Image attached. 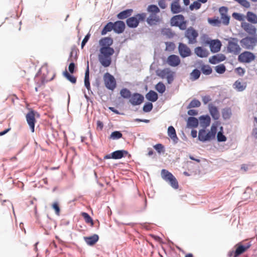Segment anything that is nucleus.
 I'll return each instance as SVG.
<instances>
[{
  "label": "nucleus",
  "instance_id": "1",
  "mask_svg": "<svg viewBox=\"0 0 257 257\" xmlns=\"http://www.w3.org/2000/svg\"><path fill=\"white\" fill-rule=\"evenodd\" d=\"M113 42V39L110 37L102 38L99 41L100 49L98 55V61L104 68L108 67L111 64V56L115 52L114 49L110 47Z\"/></svg>",
  "mask_w": 257,
  "mask_h": 257
},
{
  "label": "nucleus",
  "instance_id": "2",
  "mask_svg": "<svg viewBox=\"0 0 257 257\" xmlns=\"http://www.w3.org/2000/svg\"><path fill=\"white\" fill-rule=\"evenodd\" d=\"M146 18V13H139L127 18L126 20V24L129 28L135 29L138 27L141 22L145 21Z\"/></svg>",
  "mask_w": 257,
  "mask_h": 257
},
{
  "label": "nucleus",
  "instance_id": "3",
  "mask_svg": "<svg viewBox=\"0 0 257 257\" xmlns=\"http://www.w3.org/2000/svg\"><path fill=\"white\" fill-rule=\"evenodd\" d=\"M161 177L162 178L174 189H177L179 188V184L177 180L175 177L166 169H162L161 170Z\"/></svg>",
  "mask_w": 257,
  "mask_h": 257
},
{
  "label": "nucleus",
  "instance_id": "4",
  "mask_svg": "<svg viewBox=\"0 0 257 257\" xmlns=\"http://www.w3.org/2000/svg\"><path fill=\"white\" fill-rule=\"evenodd\" d=\"M40 116V114L33 109H31L26 115L27 122L32 133L35 132V126L36 122V117H39Z\"/></svg>",
  "mask_w": 257,
  "mask_h": 257
},
{
  "label": "nucleus",
  "instance_id": "5",
  "mask_svg": "<svg viewBox=\"0 0 257 257\" xmlns=\"http://www.w3.org/2000/svg\"><path fill=\"white\" fill-rule=\"evenodd\" d=\"M126 156H128V158L131 157V155L128 153L127 151L124 150H118L115 151L110 154L105 155L103 159L104 160L111 159L118 160L122 158H124Z\"/></svg>",
  "mask_w": 257,
  "mask_h": 257
},
{
  "label": "nucleus",
  "instance_id": "6",
  "mask_svg": "<svg viewBox=\"0 0 257 257\" xmlns=\"http://www.w3.org/2000/svg\"><path fill=\"white\" fill-rule=\"evenodd\" d=\"M104 84L106 88L113 90L116 87V82L114 77L108 72H106L103 76Z\"/></svg>",
  "mask_w": 257,
  "mask_h": 257
},
{
  "label": "nucleus",
  "instance_id": "7",
  "mask_svg": "<svg viewBox=\"0 0 257 257\" xmlns=\"http://www.w3.org/2000/svg\"><path fill=\"white\" fill-rule=\"evenodd\" d=\"M257 42L255 37L246 36L240 41L241 46L246 49H252Z\"/></svg>",
  "mask_w": 257,
  "mask_h": 257
},
{
  "label": "nucleus",
  "instance_id": "8",
  "mask_svg": "<svg viewBox=\"0 0 257 257\" xmlns=\"http://www.w3.org/2000/svg\"><path fill=\"white\" fill-rule=\"evenodd\" d=\"M255 59V55L247 51L242 52L238 56V61L240 63H249Z\"/></svg>",
  "mask_w": 257,
  "mask_h": 257
},
{
  "label": "nucleus",
  "instance_id": "9",
  "mask_svg": "<svg viewBox=\"0 0 257 257\" xmlns=\"http://www.w3.org/2000/svg\"><path fill=\"white\" fill-rule=\"evenodd\" d=\"M215 139L214 137L211 134L209 131L206 128H202L199 130L198 135V140L202 143L210 142Z\"/></svg>",
  "mask_w": 257,
  "mask_h": 257
},
{
  "label": "nucleus",
  "instance_id": "10",
  "mask_svg": "<svg viewBox=\"0 0 257 257\" xmlns=\"http://www.w3.org/2000/svg\"><path fill=\"white\" fill-rule=\"evenodd\" d=\"M185 36L188 39L189 43L193 44L197 42L198 33L193 27H190L186 30Z\"/></svg>",
  "mask_w": 257,
  "mask_h": 257
},
{
  "label": "nucleus",
  "instance_id": "11",
  "mask_svg": "<svg viewBox=\"0 0 257 257\" xmlns=\"http://www.w3.org/2000/svg\"><path fill=\"white\" fill-rule=\"evenodd\" d=\"M228 8L226 7L222 6L219 8V12L221 17V21L224 26H228L229 24L230 17L227 14Z\"/></svg>",
  "mask_w": 257,
  "mask_h": 257
},
{
  "label": "nucleus",
  "instance_id": "12",
  "mask_svg": "<svg viewBox=\"0 0 257 257\" xmlns=\"http://www.w3.org/2000/svg\"><path fill=\"white\" fill-rule=\"evenodd\" d=\"M144 101V96L141 93L135 92L132 94L129 101L133 106L139 105Z\"/></svg>",
  "mask_w": 257,
  "mask_h": 257
},
{
  "label": "nucleus",
  "instance_id": "13",
  "mask_svg": "<svg viewBox=\"0 0 257 257\" xmlns=\"http://www.w3.org/2000/svg\"><path fill=\"white\" fill-rule=\"evenodd\" d=\"M178 51L180 56L182 58L190 56L192 54L190 48L188 47L187 45L183 43H179L178 45Z\"/></svg>",
  "mask_w": 257,
  "mask_h": 257
},
{
  "label": "nucleus",
  "instance_id": "14",
  "mask_svg": "<svg viewBox=\"0 0 257 257\" xmlns=\"http://www.w3.org/2000/svg\"><path fill=\"white\" fill-rule=\"evenodd\" d=\"M251 244L250 242L247 243L246 245H242L241 242H238L235 245L234 247L236 248L235 250L234 257H238L244 252H245L250 247Z\"/></svg>",
  "mask_w": 257,
  "mask_h": 257
},
{
  "label": "nucleus",
  "instance_id": "15",
  "mask_svg": "<svg viewBox=\"0 0 257 257\" xmlns=\"http://www.w3.org/2000/svg\"><path fill=\"white\" fill-rule=\"evenodd\" d=\"M241 48L238 44L233 43L231 41H228L227 51L228 53H233L234 55H238L240 51Z\"/></svg>",
  "mask_w": 257,
  "mask_h": 257
},
{
  "label": "nucleus",
  "instance_id": "16",
  "mask_svg": "<svg viewBox=\"0 0 257 257\" xmlns=\"http://www.w3.org/2000/svg\"><path fill=\"white\" fill-rule=\"evenodd\" d=\"M113 31L115 33L120 34L122 33L125 29V24L121 20H117L113 23Z\"/></svg>",
  "mask_w": 257,
  "mask_h": 257
},
{
  "label": "nucleus",
  "instance_id": "17",
  "mask_svg": "<svg viewBox=\"0 0 257 257\" xmlns=\"http://www.w3.org/2000/svg\"><path fill=\"white\" fill-rule=\"evenodd\" d=\"M241 27L246 33L251 35V37H255L256 29L254 26L246 22H242L241 23Z\"/></svg>",
  "mask_w": 257,
  "mask_h": 257
},
{
  "label": "nucleus",
  "instance_id": "18",
  "mask_svg": "<svg viewBox=\"0 0 257 257\" xmlns=\"http://www.w3.org/2000/svg\"><path fill=\"white\" fill-rule=\"evenodd\" d=\"M226 59V57L223 54H217L213 55L209 58V62L211 64H216L221 62L224 61Z\"/></svg>",
  "mask_w": 257,
  "mask_h": 257
},
{
  "label": "nucleus",
  "instance_id": "19",
  "mask_svg": "<svg viewBox=\"0 0 257 257\" xmlns=\"http://www.w3.org/2000/svg\"><path fill=\"white\" fill-rule=\"evenodd\" d=\"M167 63L172 67H177L181 63V60L177 55L172 54L168 56Z\"/></svg>",
  "mask_w": 257,
  "mask_h": 257
},
{
  "label": "nucleus",
  "instance_id": "20",
  "mask_svg": "<svg viewBox=\"0 0 257 257\" xmlns=\"http://www.w3.org/2000/svg\"><path fill=\"white\" fill-rule=\"evenodd\" d=\"M222 46L221 41L218 39L213 40L209 45L210 51L212 53H217L220 51Z\"/></svg>",
  "mask_w": 257,
  "mask_h": 257
},
{
  "label": "nucleus",
  "instance_id": "21",
  "mask_svg": "<svg viewBox=\"0 0 257 257\" xmlns=\"http://www.w3.org/2000/svg\"><path fill=\"white\" fill-rule=\"evenodd\" d=\"M208 109L212 118L214 120H217L220 116L218 108L212 103H210L208 105Z\"/></svg>",
  "mask_w": 257,
  "mask_h": 257
},
{
  "label": "nucleus",
  "instance_id": "22",
  "mask_svg": "<svg viewBox=\"0 0 257 257\" xmlns=\"http://www.w3.org/2000/svg\"><path fill=\"white\" fill-rule=\"evenodd\" d=\"M199 121L201 126L206 128L209 126L211 122V117L208 114L202 115L199 117Z\"/></svg>",
  "mask_w": 257,
  "mask_h": 257
},
{
  "label": "nucleus",
  "instance_id": "23",
  "mask_svg": "<svg viewBox=\"0 0 257 257\" xmlns=\"http://www.w3.org/2000/svg\"><path fill=\"white\" fill-rule=\"evenodd\" d=\"M195 54L200 58L207 57L209 53L207 49L203 47L198 46L194 49Z\"/></svg>",
  "mask_w": 257,
  "mask_h": 257
},
{
  "label": "nucleus",
  "instance_id": "24",
  "mask_svg": "<svg viewBox=\"0 0 257 257\" xmlns=\"http://www.w3.org/2000/svg\"><path fill=\"white\" fill-rule=\"evenodd\" d=\"M133 10L132 9H127L123 10L116 15V18L119 20H124L128 18L132 14Z\"/></svg>",
  "mask_w": 257,
  "mask_h": 257
},
{
  "label": "nucleus",
  "instance_id": "25",
  "mask_svg": "<svg viewBox=\"0 0 257 257\" xmlns=\"http://www.w3.org/2000/svg\"><path fill=\"white\" fill-rule=\"evenodd\" d=\"M84 241L87 245L89 246H93L99 240V236L96 234L89 236H84L83 237Z\"/></svg>",
  "mask_w": 257,
  "mask_h": 257
},
{
  "label": "nucleus",
  "instance_id": "26",
  "mask_svg": "<svg viewBox=\"0 0 257 257\" xmlns=\"http://www.w3.org/2000/svg\"><path fill=\"white\" fill-rule=\"evenodd\" d=\"M184 17L181 14L177 15L172 17L170 20V24L171 26L177 27L179 24L183 22Z\"/></svg>",
  "mask_w": 257,
  "mask_h": 257
},
{
  "label": "nucleus",
  "instance_id": "27",
  "mask_svg": "<svg viewBox=\"0 0 257 257\" xmlns=\"http://www.w3.org/2000/svg\"><path fill=\"white\" fill-rule=\"evenodd\" d=\"M168 135L173 141L174 144H176L178 142L179 138L177 136L176 130L172 125L168 128Z\"/></svg>",
  "mask_w": 257,
  "mask_h": 257
},
{
  "label": "nucleus",
  "instance_id": "28",
  "mask_svg": "<svg viewBox=\"0 0 257 257\" xmlns=\"http://www.w3.org/2000/svg\"><path fill=\"white\" fill-rule=\"evenodd\" d=\"M187 127L188 128H194L198 127L199 125V118L195 117L189 116L187 120Z\"/></svg>",
  "mask_w": 257,
  "mask_h": 257
},
{
  "label": "nucleus",
  "instance_id": "29",
  "mask_svg": "<svg viewBox=\"0 0 257 257\" xmlns=\"http://www.w3.org/2000/svg\"><path fill=\"white\" fill-rule=\"evenodd\" d=\"M145 97H146V98L148 101H149L150 102H154L156 101L159 98L158 93L156 91H155L153 90H150L146 94Z\"/></svg>",
  "mask_w": 257,
  "mask_h": 257
},
{
  "label": "nucleus",
  "instance_id": "30",
  "mask_svg": "<svg viewBox=\"0 0 257 257\" xmlns=\"http://www.w3.org/2000/svg\"><path fill=\"white\" fill-rule=\"evenodd\" d=\"M146 21L150 26H153L157 25L160 22V19L157 15H150V16L147 18Z\"/></svg>",
  "mask_w": 257,
  "mask_h": 257
},
{
  "label": "nucleus",
  "instance_id": "31",
  "mask_svg": "<svg viewBox=\"0 0 257 257\" xmlns=\"http://www.w3.org/2000/svg\"><path fill=\"white\" fill-rule=\"evenodd\" d=\"M222 117L224 120L229 119L232 115L231 109L229 107H225L221 109Z\"/></svg>",
  "mask_w": 257,
  "mask_h": 257
},
{
  "label": "nucleus",
  "instance_id": "32",
  "mask_svg": "<svg viewBox=\"0 0 257 257\" xmlns=\"http://www.w3.org/2000/svg\"><path fill=\"white\" fill-rule=\"evenodd\" d=\"M170 8L171 11L173 14H179L184 10V9L181 8L180 4L177 3H172Z\"/></svg>",
  "mask_w": 257,
  "mask_h": 257
},
{
  "label": "nucleus",
  "instance_id": "33",
  "mask_svg": "<svg viewBox=\"0 0 257 257\" xmlns=\"http://www.w3.org/2000/svg\"><path fill=\"white\" fill-rule=\"evenodd\" d=\"M113 24L112 22H109L105 24L102 30L101 31V35L103 36L106 35L108 32L113 31Z\"/></svg>",
  "mask_w": 257,
  "mask_h": 257
},
{
  "label": "nucleus",
  "instance_id": "34",
  "mask_svg": "<svg viewBox=\"0 0 257 257\" xmlns=\"http://www.w3.org/2000/svg\"><path fill=\"white\" fill-rule=\"evenodd\" d=\"M246 18L249 23L253 24H257V15L254 13L250 11L247 12Z\"/></svg>",
  "mask_w": 257,
  "mask_h": 257
},
{
  "label": "nucleus",
  "instance_id": "35",
  "mask_svg": "<svg viewBox=\"0 0 257 257\" xmlns=\"http://www.w3.org/2000/svg\"><path fill=\"white\" fill-rule=\"evenodd\" d=\"M221 124L220 122L218 120H216L214 122L211 126L210 130L209 132L215 139L216 134L218 133V127Z\"/></svg>",
  "mask_w": 257,
  "mask_h": 257
},
{
  "label": "nucleus",
  "instance_id": "36",
  "mask_svg": "<svg viewBox=\"0 0 257 257\" xmlns=\"http://www.w3.org/2000/svg\"><path fill=\"white\" fill-rule=\"evenodd\" d=\"M63 75L67 80L70 81L72 84H75L76 83V77L72 75V74L68 72L66 70L63 72Z\"/></svg>",
  "mask_w": 257,
  "mask_h": 257
},
{
  "label": "nucleus",
  "instance_id": "37",
  "mask_svg": "<svg viewBox=\"0 0 257 257\" xmlns=\"http://www.w3.org/2000/svg\"><path fill=\"white\" fill-rule=\"evenodd\" d=\"M201 74V70L198 69L197 68H195L193 69L192 71L190 73V79L192 81H195L199 78Z\"/></svg>",
  "mask_w": 257,
  "mask_h": 257
},
{
  "label": "nucleus",
  "instance_id": "38",
  "mask_svg": "<svg viewBox=\"0 0 257 257\" xmlns=\"http://www.w3.org/2000/svg\"><path fill=\"white\" fill-rule=\"evenodd\" d=\"M147 11L151 13V15H155L160 12V9L156 5H149L147 8Z\"/></svg>",
  "mask_w": 257,
  "mask_h": 257
},
{
  "label": "nucleus",
  "instance_id": "39",
  "mask_svg": "<svg viewBox=\"0 0 257 257\" xmlns=\"http://www.w3.org/2000/svg\"><path fill=\"white\" fill-rule=\"evenodd\" d=\"M208 22L213 26H219L221 23V20L218 17H214L213 18H208Z\"/></svg>",
  "mask_w": 257,
  "mask_h": 257
},
{
  "label": "nucleus",
  "instance_id": "40",
  "mask_svg": "<svg viewBox=\"0 0 257 257\" xmlns=\"http://www.w3.org/2000/svg\"><path fill=\"white\" fill-rule=\"evenodd\" d=\"M246 85L242 84L239 80H236L233 84V87L238 92L243 91L246 88Z\"/></svg>",
  "mask_w": 257,
  "mask_h": 257
},
{
  "label": "nucleus",
  "instance_id": "41",
  "mask_svg": "<svg viewBox=\"0 0 257 257\" xmlns=\"http://www.w3.org/2000/svg\"><path fill=\"white\" fill-rule=\"evenodd\" d=\"M131 91L126 88H123L120 91V95L124 99H130L132 95Z\"/></svg>",
  "mask_w": 257,
  "mask_h": 257
},
{
  "label": "nucleus",
  "instance_id": "42",
  "mask_svg": "<svg viewBox=\"0 0 257 257\" xmlns=\"http://www.w3.org/2000/svg\"><path fill=\"white\" fill-rule=\"evenodd\" d=\"M81 214L86 223H90L91 226H93L94 221L93 220V219L88 213L85 212H81Z\"/></svg>",
  "mask_w": 257,
  "mask_h": 257
},
{
  "label": "nucleus",
  "instance_id": "43",
  "mask_svg": "<svg viewBox=\"0 0 257 257\" xmlns=\"http://www.w3.org/2000/svg\"><path fill=\"white\" fill-rule=\"evenodd\" d=\"M201 72L205 75H209L212 73V69L210 65L205 64L202 66Z\"/></svg>",
  "mask_w": 257,
  "mask_h": 257
},
{
  "label": "nucleus",
  "instance_id": "44",
  "mask_svg": "<svg viewBox=\"0 0 257 257\" xmlns=\"http://www.w3.org/2000/svg\"><path fill=\"white\" fill-rule=\"evenodd\" d=\"M155 89L159 93L162 94L165 92L166 88L162 82H159L156 85Z\"/></svg>",
  "mask_w": 257,
  "mask_h": 257
},
{
  "label": "nucleus",
  "instance_id": "45",
  "mask_svg": "<svg viewBox=\"0 0 257 257\" xmlns=\"http://www.w3.org/2000/svg\"><path fill=\"white\" fill-rule=\"evenodd\" d=\"M122 137V134L120 131H115L111 133L110 136L109 137V139H111L113 140H118Z\"/></svg>",
  "mask_w": 257,
  "mask_h": 257
},
{
  "label": "nucleus",
  "instance_id": "46",
  "mask_svg": "<svg viewBox=\"0 0 257 257\" xmlns=\"http://www.w3.org/2000/svg\"><path fill=\"white\" fill-rule=\"evenodd\" d=\"M169 72H170V70L168 68L164 69L163 70L158 69L156 71L157 75L162 78H165L167 74Z\"/></svg>",
  "mask_w": 257,
  "mask_h": 257
},
{
  "label": "nucleus",
  "instance_id": "47",
  "mask_svg": "<svg viewBox=\"0 0 257 257\" xmlns=\"http://www.w3.org/2000/svg\"><path fill=\"white\" fill-rule=\"evenodd\" d=\"M77 50L75 48H72L70 52L68 61H71L72 60L73 61H76L77 60Z\"/></svg>",
  "mask_w": 257,
  "mask_h": 257
},
{
  "label": "nucleus",
  "instance_id": "48",
  "mask_svg": "<svg viewBox=\"0 0 257 257\" xmlns=\"http://www.w3.org/2000/svg\"><path fill=\"white\" fill-rule=\"evenodd\" d=\"M214 69L216 72L219 74L224 73L226 70V67L223 64H220L216 66Z\"/></svg>",
  "mask_w": 257,
  "mask_h": 257
},
{
  "label": "nucleus",
  "instance_id": "49",
  "mask_svg": "<svg viewBox=\"0 0 257 257\" xmlns=\"http://www.w3.org/2000/svg\"><path fill=\"white\" fill-rule=\"evenodd\" d=\"M201 105L200 101L195 98L191 100L188 105L187 106V108H191L193 107H198Z\"/></svg>",
  "mask_w": 257,
  "mask_h": 257
},
{
  "label": "nucleus",
  "instance_id": "50",
  "mask_svg": "<svg viewBox=\"0 0 257 257\" xmlns=\"http://www.w3.org/2000/svg\"><path fill=\"white\" fill-rule=\"evenodd\" d=\"M154 149L159 154H164L165 152V148L163 145L162 144H157L154 146Z\"/></svg>",
  "mask_w": 257,
  "mask_h": 257
},
{
  "label": "nucleus",
  "instance_id": "51",
  "mask_svg": "<svg viewBox=\"0 0 257 257\" xmlns=\"http://www.w3.org/2000/svg\"><path fill=\"white\" fill-rule=\"evenodd\" d=\"M162 32L164 35L166 36L168 38H172L175 35L174 32L170 28H165L162 31Z\"/></svg>",
  "mask_w": 257,
  "mask_h": 257
},
{
  "label": "nucleus",
  "instance_id": "52",
  "mask_svg": "<svg viewBox=\"0 0 257 257\" xmlns=\"http://www.w3.org/2000/svg\"><path fill=\"white\" fill-rule=\"evenodd\" d=\"M153 108V104L151 102H146L143 107V110L144 112L147 113L152 111Z\"/></svg>",
  "mask_w": 257,
  "mask_h": 257
},
{
  "label": "nucleus",
  "instance_id": "53",
  "mask_svg": "<svg viewBox=\"0 0 257 257\" xmlns=\"http://www.w3.org/2000/svg\"><path fill=\"white\" fill-rule=\"evenodd\" d=\"M216 139L218 142H225L227 140V137L224 135V133H221L220 132H218L216 134Z\"/></svg>",
  "mask_w": 257,
  "mask_h": 257
},
{
  "label": "nucleus",
  "instance_id": "54",
  "mask_svg": "<svg viewBox=\"0 0 257 257\" xmlns=\"http://www.w3.org/2000/svg\"><path fill=\"white\" fill-rule=\"evenodd\" d=\"M201 4L198 2V1H196L193 2L191 5L189 6V9L191 11H193L194 9L198 10L201 8Z\"/></svg>",
  "mask_w": 257,
  "mask_h": 257
},
{
  "label": "nucleus",
  "instance_id": "55",
  "mask_svg": "<svg viewBox=\"0 0 257 257\" xmlns=\"http://www.w3.org/2000/svg\"><path fill=\"white\" fill-rule=\"evenodd\" d=\"M232 16L234 19L239 21H243L244 20V16L240 13L234 12L232 13Z\"/></svg>",
  "mask_w": 257,
  "mask_h": 257
},
{
  "label": "nucleus",
  "instance_id": "56",
  "mask_svg": "<svg viewBox=\"0 0 257 257\" xmlns=\"http://www.w3.org/2000/svg\"><path fill=\"white\" fill-rule=\"evenodd\" d=\"M74 61H73V60H72L68 66V71H69V73L71 74L74 73L76 71V67Z\"/></svg>",
  "mask_w": 257,
  "mask_h": 257
},
{
  "label": "nucleus",
  "instance_id": "57",
  "mask_svg": "<svg viewBox=\"0 0 257 257\" xmlns=\"http://www.w3.org/2000/svg\"><path fill=\"white\" fill-rule=\"evenodd\" d=\"M52 208L55 210V213L57 215H60V208L59 204L57 202H54L52 205Z\"/></svg>",
  "mask_w": 257,
  "mask_h": 257
},
{
  "label": "nucleus",
  "instance_id": "58",
  "mask_svg": "<svg viewBox=\"0 0 257 257\" xmlns=\"http://www.w3.org/2000/svg\"><path fill=\"white\" fill-rule=\"evenodd\" d=\"M165 78L167 79V83L169 84H171L174 80V72L170 70V72L167 74Z\"/></svg>",
  "mask_w": 257,
  "mask_h": 257
},
{
  "label": "nucleus",
  "instance_id": "59",
  "mask_svg": "<svg viewBox=\"0 0 257 257\" xmlns=\"http://www.w3.org/2000/svg\"><path fill=\"white\" fill-rule=\"evenodd\" d=\"M203 41L206 45H210L213 40H211L207 35L203 34L202 36Z\"/></svg>",
  "mask_w": 257,
  "mask_h": 257
},
{
  "label": "nucleus",
  "instance_id": "60",
  "mask_svg": "<svg viewBox=\"0 0 257 257\" xmlns=\"http://www.w3.org/2000/svg\"><path fill=\"white\" fill-rule=\"evenodd\" d=\"M90 34L89 33L87 34L85 36L81 43V47L82 49H83V47L85 46L86 44L87 43L89 39H90Z\"/></svg>",
  "mask_w": 257,
  "mask_h": 257
},
{
  "label": "nucleus",
  "instance_id": "61",
  "mask_svg": "<svg viewBox=\"0 0 257 257\" xmlns=\"http://www.w3.org/2000/svg\"><path fill=\"white\" fill-rule=\"evenodd\" d=\"M235 72L240 76H242L245 73V70L241 67H237L235 69Z\"/></svg>",
  "mask_w": 257,
  "mask_h": 257
},
{
  "label": "nucleus",
  "instance_id": "62",
  "mask_svg": "<svg viewBox=\"0 0 257 257\" xmlns=\"http://www.w3.org/2000/svg\"><path fill=\"white\" fill-rule=\"evenodd\" d=\"M166 49L173 50L175 47V45L173 42H167L165 43Z\"/></svg>",
  "mask_w": 257,
  "mask_h": 257
},
{
  "label": "nucleus",
  "instance_id": "63",
  "mask_svg": "<svg viewBox=\"0 0 257 257\" xmlns=\"http://www.w3.org/2000/svg\"><path fill=\"white\" fill-rule=\"evenodd\" d=\"M189 109L187 111V114L189 115H190V116L194 117V116L198 115V110H197L196 109H191V108H189Z\"/></svg>",
  "mask_w": 257,
  "mask_h": 257
},
{
  "label": "nucleus",
  "instance_id": "64",
  "mask_svg": "<svg viewBox=\"0 0 257 257\" xmlns=\"http://www.w3.org/2000/svg\"><path fill=\"white\" fill-rule=\"evenodd\" d=\"M251 191V189L249 187H246L245 190L243 192V195L244 196V198L246 199L249 197V195L250 192Z\"/></svg>",
  "mask_w": 257,
  "mask_h": 257
}]
</instances>
